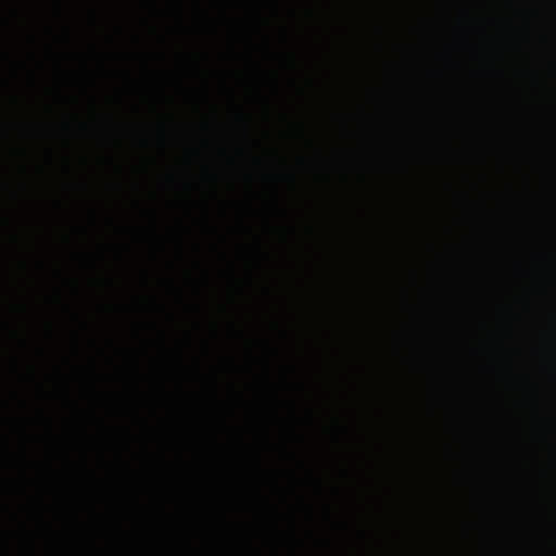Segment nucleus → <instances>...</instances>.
I'll return each instance as SVG.
<instances>
[{"instance_id": "obj_1", "label": "nucleus", "mask_w": 556, "mask_h": 556, "mask_svg": "<svg viewBox=\"0 0 556 556\" xmlns=\"http://www.w3.org/2000/svg\"><path fill=\"white\" fill-rule=\"evenodd\" d=\"M432 379L430 361L419 342L414 344V353L409 359V372L405 386L413 391L426 389Z\"/></svg>"}, {"instance_id": "obj_2", "label": "nucleus", "mask_w": 556, "mask_h": 556, "mask_svg": "<svg viewBox=\"0 0 556 556\" xmlns=\"http://www.w3.org/2000/svg\"><path fill=\"white\" fill-rule=\"evenodd\" d=\"M478 270H479V274H482L485 269V266H486V261L484 258H480L478 261Z\"/></svg>"}, {"instance_id": "obj_3", "label": "nucleus", "mask_w": 556, "mask_h": 556, "mask_svg": "<svg viewBox=\"0 0 556 556\" xmlns=\"http://www.w3.org/2000/svg\"><path fill=\"white\" fill-rule=\"evenodd\" d=\"M479 210H480L481 212H483V213L485 212L486 207H485V203H484V201H482V202H480V203H479Z\"/></svg>"}, {"instance_id": "obj_4", "label": "nucleus", "mask_w": 556, "mask_h": 556, "mask_svg": "<svg viewBox=\"0 0 556 556\" xmlns=\"http://www.w3.org/2000/svg\"><path fill=\"white\" fill-rule=\"evenodd\" d=\"M28 379H30L31 381H34V379H35V378H34V376H33V375H30V376H28Z\"/></svg>"}, {"instance_id": "obj_5", "label": "nucleus", "mask_w": 556, "mask_h": 556, "mask_svg": "<svg viewBox=\"0 0 556 556\" xmlns=\"http://www.w3.org/2000/svg\"><path fill=\"white\" fill-rule=\"evenodd\" d=\"M478 236H479V237H482L483 235H482V233H479Z\"/></svg>"}]
</instances>
